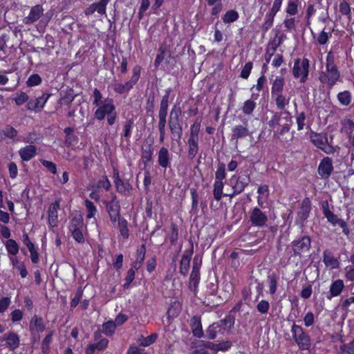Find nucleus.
<instances>
[{
	"mask_svg": "<svg viewBox=\"0 0 354 354\" xmlns=\"http://www.w3.org/2000/svg\"><path fill=\"white\" fill-rule=\"evenodd\" d=\"M92 97L93 98V104L97 106L94 112L95 119L98 121H102L106 118L107 124L110 127L114 125L118 114L113 99L107 97L102 102V95L97 88L93 89Z\"/></svg>",
	"mask_w": 354,
	"mask_h": 354,
	"instance_id": "f257e3e1",
	"label": "nucleus"
},
{
	"mask_svg": "<svg viewBox=\"0 0 354 354\" xmlns=\"http://www.w3.org/2000/svg\"><path fill=\"white\" fill-rule=\"evenodd\" d=\"M318 78L328 91H330L338 82H342L341 72L335 62V54L332 51L327 53L325 70L319 73Z\"/></svg>",
	"mask_w": 354,
	"mask_h": 354,
	"instance_id": "f03ea898",
	"label": "nucleus"
},
{
	"mask_svg": "<svg viewBox=\"0 0 354 354\" xmlns=\"http://www.w3.org/2000/svg\"><path fill=\"white\" fill-rule=\"evenodd\" d=\"M311 238L308 235L298 236L290 243V257L301 260L302 258L308 257L311 248Z\"/></svg>",
	"mask_w": 354,
	"mask_h": 354,
	"instance_id": "7ed1b4c3",
	"label": "nucleus"
},
{
	"mask_svg": "<svg viewBox=\"0 0 354 354\" xmlns=\"http://www.w3.org/2000/svg\"><path fill=\"white\" fill-rule=\"evenodd\" d=\"M181 114L180 106L177 104H174L169 113L168 126L172 135V139L176 141L180 140L183 135V126L180 120Z\"/></svg>",
	"mask_w": 354,
	"mask_h": 354,
	"instance_id": "20e7f679",
	"label": "nucleus"
},
{
	"mask_svg": "<svg viewBox=\"0 0 354 354\" xmlns=\"http://www.w3.org/2000/svg\"><path fill=\"white\" fill-rule=\"evenodd\" d=\"M292 76L295 79H299L301 84L306 82L310 73V61L304 57L303 58H297L294 60V64L292 70Z\"/></svg>",
	"mask_w": 354,
	"mask_h": 354,
	"instance_id": "39448f33",
	"label": "nucleus"
},
{
	"mask_svg": "<svg viewBox=\"0 0 354 354\" xmlns=\"http://www.w3.org/2000/svg\"><path fill=\"white\" fill-rule=\"evenodd\" d=\"M102 203L105 207L111 224L115 225L117 220L122 217L120 214L121 206L118 196L115 193L111 192V200H103Z\"/></svg>",
	"mask_w": 354,
	"mask_h": 354,
	"instance_id": "423d86ee",
	"label": "nucleus"
},
{
	"mask_svg": "<svg viewBox=\"0 0 354 354\" xmlns=\"http://www.w3.org/2000/svg\"><path fill=\"white\" fill-rule=\"evenodd\" d=\"M112 178L117 193L123 196H129L131 195L133 186L129 179L122 178L120 170L117 167H113Z\"/></svg>",
	"mask_w": 354,
	"mask_h": 354,
	"instance_id": "0eeeda50",
	"label": "nucleus"
},
{
	"mask_svg": "<svg viewBox=\"0 0 354 354\" xmlns=\"http://www.w3.org/2000/svg\"><path fill=\"white\" fill-rule=\"evenodd\" d=\"M141 66L136 65L133 68L132 75L129 81L126 82L124 84L117 83L113 86V91L115 93L119 95L128 94L129 92L138 83L141 74Z\"/></svg>",
	"mask_w": 354,
	"mask_h": 354,
	"instance_id": "6e6552de",
	"label": "nucleus"
},
{
	"mask_svg": "<svg viewBox=\"0 0 354 354\" xmlns=\"http://www.w3.org/2000/svg\"><path fill=\"white\" fill-rule=\"evenodd\" d=\"M251 181L249 174L241 176H232L230 179V186L232 187V193L228 194L230 198H232L244 192Z\"/></svg>",
	"mask_w": 354,
	"mask_h": 354,
	"instance_id": "1a4fd4ad",
	"label": "nucleus"
},
{
	"mask_svg": "<svg viewBox=\"0 0 354 354\" xmlns=\"http://www.w3.org/2000/svg\"><path fill=\"white\" fill-rule=\"evenodd\" d=\"M310 140L315 147L326 154H333L335 153L333 146L328 144L327 134L311 131Z\"/></svg>",
	"mask_w": 354,
	"mask_h": 354,
	"instance_id": "9d476101",
	"label": "nucleus"
},
{
	"mask_svg": "<svg viewBox=\"0 0 354 354\" xmlns=\"http://www.w3.org/2000/svg\"><path fill=\"white\" fill-rule=\"evenodd\" d=\"M322 210L324 216L329 223L333 226L338 225L342 229V232L346 236L350 234V230L347 223L344 219L339 218L336 214L330 210L328 203L326 201L322 203Z\"/></svg>",
	"mask_w": 354,
	"mask_h": 354,
	"instance_id": "9b49d317",
	"label": "nucleus"
},
{
	"mask_svg": "<svg viewBox=\"0 0 354 354\" xmlns=\"http://www.w3.org/2000/svg\"><path fill=\"white\" fill-rule=\"evenodd\" d=\"M292 338L301 350H308L311 345L310 337L304 329L298 325L293 324L291 328Z\"/></svg>",
	"mask_w": 354,
	"mask_h": 354,
	"instance_id": "f8f14e48",
	"label": "nucleus"
},
{
	"mask_svg": "<svg viewBox=\"0 0 354 354\" xmlns=\"http://www.w3.org/2000/svg\"><path fill=\"white\" fill-rule=\"evenodd\" d=\"M268 216L259 207H254L250 211V222L254 227H263L266 225Z\"/></svg>",
	"mask_w": 354,
	"mask_h": 354,
	"instance_id": "ddd939ff",
	"label": "nucleus"
},
{
	"mask_svg": "<svg viewBox=\"0 0 354 354\" xmlns=\"http://www.w3.org/2000/svg\"><path fill=\"white\" fill-rule=\"evenodd\" d=\"M312 209V203L310 199L305 197L300 205L299 210L297 215V223L303 225L309 217Z\"/></svg>",
	"mask_w": 354,
	"mask_h": 354,
	"instance_id": "4468645a",
	"label": "nucleus"
},
{
	"mask_svg": "<svg viewBox=\"0 0 354 354\" xmlns=\"http://www.w3.org/2000/svg\"><path fill=\"white\" fill-rule=\"evenodd\" d=\"M51 95L43 93L41 96L30 100L26 104L27 109L35 113L41 111Z\"/></svg>",
	"mask_w": 354,
	"mask_h": 354,
	"instance_id": "2eb2a0df",
	"label": "nucleus"
},
{
	"mask_svg": "<svg viewBox=\"0 0 354 354\" xmlns=\"http://www.w3.org/2000/svg\"><path fill=\"white\" fill-rule=\"evenodd\" d=\"M334 170L333 160L328 156L324 157L319 165L317 171L321 178L328 179Z\"/></svg>",
	"mask_w": 354,
	"mask_h": 354,
	"instance_id": "dca6fc26",
	"label": "nucleus"
},
{
	"mask_svg": "<svg viewBox=\"0 0 354 354\" xmlns=\"http://www.w3.org/2000/svg\"><path fill=\"white\" fill-rule=\"evenodd\" d=\"M111 0H100L98 2L91 3L85 8L84 12L87 17L93 15L95 12L101 16L106 15V6Z\"/></svg>",
	"mask_w": 354,
	"mask_h": 354,
	"instance_id": "f3484780",
	"label": "nucleus"
},
{
	"mask_svg": "<svg viewBox=\"0 0 354 354\" xmlns=\"http://www.w3.org/2000/svg\"><path fill=\"white\" fill-rule=\"evenodd\" d=\"M157 162L161 169L166 171L168 168L171 167V154L167 148L165 147H160L157 152Z\"/></svg>",
	"mask_w": 354,
	"mask_h": 354,
	"instance_id": "a211bd4d",
	"label": "nucleus"
},
{
	"mask_svg": "<svg viewBox=\"0 0 354 354\" xmlns=\"http://www.w3.org/2000/svg\"><path fill=\"white\" fill-rule=\"evenodd\" d=\"M60 208V199L52 203L48 211V221L51 227H56L58 224V210Z\"/></svg>",
	"mask_w": 354,
	"mask_h": 354,
	"instance_id": "6ab92c4d",
	"label": "nucleus"
},
{
	"mask_svg": "<svg viewBox=\"0 0 354 354\" xmlns=\"http://www.w3.org/2000/svg\"><path fill=\"white\" fill-rule=\"evenodd\" d=\"M270 95L271 100L274 102L277 109L285 111L286 106L290 104V97L288 96L285 92Z\"/></svg>",
	"mask_w": 354,
	"mask_h": 354,
	"instance_id": "aec40b11",
	"label": "nucleus"
},
{
	"mask_svg": "<svg viewBox=\"0 0 354 354\" xmlns=\"http://www.w3.org/2000/svg\"><path fill=\"white\" fill-rule=\"evenodd\" d=\"M44 14V8L41 5L37 4L32 6L27 17L24 19L26 24H31L38 21Z\"/></svg>",
	"mask_w": 354,
	"mask_h": 354,
	"instance_id": "412c9836",
	"label": "nucleus"
},
{
	"mask_svg": "<svg viewBox=\"0 0 354 354\" xmlns=\"http://www.w3.org/2000/svg\"><path fill=\"white\" fill-rule=\"evenodd\" d=\"M323 262L325 266L330 270L337 269L340 265L339 260L329 250H325L323 252Z\"/></svg>",
	"mask_w": 354,
	"mask_h": 354,
	"instance_id": "4be33fe9",
	"label": "nucleus"
},
{
	"mask_svg": "<svg viewBox=\"0 0 354 354\" xmlns=\"http://www.w3.org/2000/svg\"><path fill=\"white\" fill-rule=\"evenodd\" d=\"M251 135V132L246 126L238 124L234 126L232 129V140H236V145L239 140L245 138Z\"/></svg>",
	"mask_w": 354,
	"mask_h": 354,
	"instance_id": "5701e85b",
	"label": "nucleus"
},
{
	"mask_svg": "<svg viewBox=\"0 0 354 354\" xmlns=\"http://www.w3.org/2000/svg\"><path fill=\"white\" fill-rule=\"evenodd\" d=\"M270 84V94L285 92L286 80L283 75L276 76L274 79L271 78Z\"/></svg>",
	"mask_w": 354,
	"mask_h": 354,
	"instance_id": "b1692460",
	"label": "nucleus"
},
{
	"mask_svg": "<svg viewBox=\"0 0 354 354\" xmlns=\"http://www.w3.org/2000/svg\"><path fill=\"white\" fill-rule=\"evenodd\" d=\"M199 137L189 136L187 140V156L189 160H193L199 150Z\"/></svg>",
	"mask_w": 354,
	"mask_h": 354,
	"instance_id": "393cba45",
	"label": "nucleus"
},
{
	"mask_svg": "<svg viewBox=\"0 0 354 354\" xmlns=\"http://www.w3.org/2000/svg\"><path fill=\"white\" fill-rule=\"evenodd\" d=\"M19 154L23 161L28 162L37 154V147L35 145H26L19 150Z\"/></svg>",
	"mask_w": 354,
	"mask_h": 354,
	"instance_id": "a878e982",
	"label": "nucleus"
},
{
	"mask_svg": "<svg viewBox=\"0 0 354 354\" xmlns=\"http://www.w3.org/2000/svg\"><path fill=\"white\" fill-rule=\"evenodd\" d=\"M6 342V346L10 351H15L19 345V337L14 332H9L4 334L1 341Z\"/></svg>",
	"mask_w": 354,
	"mask_h": 354,
	"instance_id": "bb28decb",
	"label": "nucleus"
},
{
	"mask_svg": "<svg viewBox=\"0 0 354 354\" xmlns=\"http://www.w3.org/2000/svg\"><path fill=\"white\" fill-rule=\"evenodd\" d=\"M134 126L135 123L133 119H127L122 126V132L120 133V139L129 142L131 137Z\"/></svg>",
	"mask_w": 354,
	"mask_h": 354,
	"instance_id": "cd10ccee",
	"label": "nucleus"
},
{
	"mask_svg": "<svg viewBox=\"0 0 354 354\" xmlns=\"http://www.w3.org/2000/svg\"><path fill=\"white\" fill-rule=\"evenodd\" d=\"M259 97V94L252 93L251 95V98L245 100L243 102L242 106V111L246 115H250L252 114L253 111L257 107V103L255 100Z\"/></svg>",
	"mask_w": 354,
	"mask_h": 354,
	"instance_id": "c85d7f7f",
	"label": "nucleus"
},
{
	"mask_svg": "<svg viewBox=\"0 0 354 354\" xmlns=\"http://www.w3.org/2000/svg\"><path fill=\"white\" fill-rule=\"evenodd\" d=\"M200 267L201 263H198L195 257L193 261L192 270L189 278V283L190 285H193L194 288H196L200 281Z\"/></svg>",
	"mask_w": 354,
	"mask_h": 354,
	"instance_id": "c756f323",
	"label": "nucleus"
},
{
	"mask_svg": "<svg viewBox=\"0 0 354 354\" xmlns=\"http://www.w3.org/2000/svg\"><path fill=\"white\" fill-rule=\"evenodd\" d=\"M225 329L218 322L213 323L206 330V336L209 339H214L218 335H225Z\"/></svg>",
	"mask_w": 354,
	"mask_h": 354,
	"instance_id": "7c9ffc66",
	"label": "nucleus"
},
{
	"mask_svg": "<svg viewBox=\"0 0 354 354\" xmlns=\"http://www.w3.org/2000/svg\"><path fill=\"white\" fill-rule=\"evenodd\" d=\"M153 142L152 141L147 147H141V160H142L145 166L149 165L152 160L153 154Z\"/></svg>",
	"mask_w": 354,
	"mask_h": 354,
	"instance_id": "2f4dec72",
	"label": "nucleus"
},
{
	"mask_svg": "<svg viewBox=\"0 0 354 354\" xmlns=\"http://www.w3.org/2000/svg\"><path fill=\"white\" fill-rule=\"evenodd\" d=\"M84 227V218L81 212H77L73 215L69 221L68 230H73L82 229Z\"/></svg>",
	"mask_w": 354,
	"mask_h": 354,
	"instance_id": "473e14b6",
	"label": "nucleus"
},
{
	"mask_svg": "<svg viewBox=\"0 0 354 354\" xmlns=\"http://www.w3.org/2000/svg\"><path fill=\"white\" fill-rule=\"evenodd\" d=\"M224 187V183L223 180H215L213 184V195L214 198L216 201H219L221 200L222 197L224 196H227L228 194H223V190Z\"/></svg>",
	"mask_w": 354,
	"mask_h": 354,
	"instance_id": "72a5a7b5",
	"label": "nucleus"
},
{
	"mask_svg": "<svg viewBox=\"0 0 354 354\" xmlns=\"http://www.w3.org/2000/svg\"><path fill=\"white\" fill-rule=\"evenodd\" d=\"M117 225L120 232V234L124 239H128L129 237V230L128 227V222L123 216L117 220Z\"/></svg>",
	"mask_w": 354,
	"mask_h": 354,
	"instance_id": "f704fd0d",
	"label": "nucleus"
},
{
	"mask_svg": "<svg viewBox=\"0 0 354 354\" xmlns=\"http://www.w3.org/2000/svg\"><path fill=\"white\" fill-rule=\"evenodd\" d=\"M61 97L59 98L58 103L61 105H66L68 107L71 106L72 102L75 98V95L73 93V89L66 91L64 93H61Z\"/></svg>",
	"mask_w": 354,
	"mask_h": 354,
	"instance_id": "c9c22d12",
	"label": "nucleus"
},
{
	"mask_svg": "<svg viewBox=\"0 0 354 354\" xmlns=\"http://www.w3.org/2000/svg\"><path fill=\"white\" fill-rule=\"evenodd\" d=\"M191 327L192 329L193 335L197 337L203 336V331L200 319L198 317L194 316L190 320Z\"/></svg>",
	"mask_w": 354,
	"mask_h": 354,
	"instance_id": "e433bc0d",
	"label": "nucleus"
},
{
	"mask_svg": "<svg viewBox=\"0 0 354 354\" xmlns=\"http://www.w3.org/2000/svg\"><path fill=\"white\" fill-rule=\"evenodd\" d=\"M84 205L86 210V219L90 220L93 218L94 222H96L97 219L95 216L97 213V207L88 199L84 201Z\"/></svg>",
	"mask_w": 354,
	"mask_h": 354,
	"instance_id": "4c0bfd02",
	"label": "nucleus"
},
{
	"mask_svg": "<svg viewBox=\"0 0 354 354\" xmlns=\"http://www.w3.org/2000/svg\"><path fill=\"white\" fill-rule=\"evenodd\" d=\"M352 97V93L348 90L341 91L337 95L339 104L345 106H349L351 104Z\"/></svg>",
	"mask_w": 354,
	"mask_h": 354,
	"instance_id": "58836bf2",
	"label": "nucleus"
},
{
	"mask_svg": "<svg viewBox=\"0 0 354 354\" xmlns=\"http://www.w3.org/2000/svg\"><path fill=\"white\" fill-rule=\"evenodd\" d=\"M97 190H104L108 192L111 188V183L106 175H103L100 179H99L95 185L93 186Z\"/></svg>",
	"mask_w": 354,
	"mask_h": 354,
	"instance_id": "ea45409f",
	"label": "nucleus"
},
{
	"mask_svg": "<svg viewBox=\"0 0 354 354\" xmlns=\"http://www.w3.org/2000/svg\"><path fill=\"white\" fill-rule=\"evenodd\" d=\"M235 322V318L232 315H228L225 319H221L217 322L219 325L225 329V333H229L232 328H233Z\"/></svg>",
	"mask_w": 354,
	"mask_h": 354,
	"instance_id": "a19ab883",
	"label": "nucleus"
},
{
	"mask_svg": "<svg viewBox=\"0 0 354 354\" xmlns=\"http://www.w3.org/2000/svg\"><path fill=\"white\" fill-rule=\"evenodd\" d=\"M6 251L9 255L15 256L18 254L19 247L17 241L12 239H8L5 243Z\"/></svg>",
	"mask_w": 354,
	"mask_h": 354,
	"instance_id": "79ce46f5",
	"label": "nucleus"
},
{
	"mask_svg": "<svg viewBox=\"0 0 354 354\" xmlns=\"http://www.w3.org/2000/svg\"><path fill=\"white\" fill-rule=\"evenodd\" d=\"M299 0H289L285 12L287 15L295 16L299 12Z\"/></svg>",
	"mask_w": 354,
	"mask_h": 354,
	"instance_id": "37998d69",
	"label": "nucleus"
},
{
	"mask_svg": "<svg viewBox=\"0 0 354 354\" xmlns=\"http://www.w3.org/2000/svg\"><path fill=\"white\" fill-rule=\"evenodd\" d=\"M284 119L286 120V123L274 131V134L277 135L279 137L289 132L292 125V120L290 116L285 117Z\"/></svg>",
	"mask_w": 354,
	"mask_h": 354,
	"instance_id": "c03bdc74",
	"label": "nucleus"
},
{
	"mask_svg": "<svg viewBox=\"0 0 354 354\" xmlns=\"http://www.w3.org/2000/svg\"><path fill=\"white\" fill-rule=\"evenodd\" d=\"M239 17V12L236 10H230L223 15L222 19L225 24H230L237 21Z\"/></svg>",
	"mask_w": 354,
	"mask_h": 354,
	"instance_id": "a18cd8bd",
	"label": "nucleus"
},
{
	"mask_svg": "<svg viewBox=\"0 0 354 354\" xmlns=\"http://www.w3.org/2000/svg\"><path fill=\"white\" fill-rule=\"evenodd\" d=\"M227 176L226 166L223 162L219 161L215 171V180H223Z\"/></svg>",
	"mask_w": 354,
	"mask_h": 354,
	"instance_id": "49530a36",
	"label": "nucleus"
},
{
	"mask_svg": "<svg viewBox=\"0 0 354 354\" xmlns=\"http://www.w3.org/2000/svg\"><path fill=\"white\" fill-rule=\"evenodd\" d=\"M201 122H202V118L201 117H197L194 123L190 126V133L189 136L192 137H198V134L201 130Z\"/></svg>",
	"mask_w": 354,
	"mask_h": 354,
	"instance_id": "de8ad7c7",
	"label": "nucleus"
},
{
	"mask_svg": "<svg viewBox=\"0 0 354 354\" xmlns=\"http://www.w3.org/2000/svg\"><path fill=\"white\" fill-rule=\"evenodd\" d=\"M339 12L346 17L348 19H351V10L350 4L346 1L343 0L339 3Z\"/></svg>",
	"mask_w": 354,
	"mask_h": 354,
	"instance_id": "09e8293b",
	"label": "nucleus"
},
{
	"mask_svg": "<svg viewBox=\"0 0 354 354\" xmlns=\"http://www.w3.org/2000/svg\"><path fill=\"white\" fill-rule=\"evenodd\" d=\"M146 256V246L145 244L140 245L136 251V259L135 261L144 263Z\"/></svg>",
	"mask_w": 354,
	"mask_h": 354,
	"instance_id": "8fccbe9b",
	"label": "nucleus"
},
{
	"mask_svg": "<svg viewBox=\"0 0 354 354\" xmlns=\"http://www.w3.org/2000/svg\"><path fill=\"white\" fill-rule=\"evenodd\" d=\"M180 310V302L175 301L171 304L170 307L167 310V317L168 318H171L177 316L178 313Z\"/></svg>",
	"mask_w": 354,
	"mask_h": 354,
	"instance_id": "3c124183",
	"label": "nucleus"
},
{
	"mask_svg": "<svg viewBox=\"0 0 354 354\" xmlns=\"http://www.w3.org/2000/svg\"><path fill=\"white\" fill-rule=\"evenodd\" d=\"M158 337V335L156 333H152L149 336L145 337L142 336L139 339V343L142 346H148L153 343H154Z\"/></svg>",
	"mask_w": 354,
	"mask_h": 354,
	"instance_id": "603ef678",
	"label": "nucleus"
},
{
	"mask_svg": "<svg viewBox=\"0 0 354 354\" xmlns=\"http://www.w3.org/2000/svg\"><path fill=\"white\" fill-rule=\"evenodd\" d=\"M12 265L17 269L21 278L27 277L28 271L24 262H19L17 259L12 261Z\"/></svg>",
	"mask_w": 354,
	"mask_h": 354,
	"instance_id": "864d4df0",
	"label": "nucleus"
},
{
	"mask_svg": "<svg viewBox=\"0 0 354 354\" xmlns=\"http://www.w3.org/2000/svg\"><path fill=\"white\" fill-rule=\"evenodd\" d=\"M297 19L295 16H290V17H286L283 20V26L286 28V30L292 31L296 28Z\"/></svg>",
	"mask_w": 354,
	"mask_h": 354,
	"instance_id": "5fc2aeb1",
	"label": "nucleus"
},
{
	"mask_svg": "<svg viewBox=\"0 0 354 354\" xmlns=\"http://www.w3.org/2000/svg\"><path fill=\"white\" fill-rule=\"evenodd\" d=\"M178 239V228L176 223L171 224V234L169 236L170 243L176 245Z\"/></svg>",
	"mask_w": 354,
	"mask_h": 354,
	"instance_id": "6e6d98bb",
	"label": "nucleus"
},
{
	"mask_svg": "<svg viewBox=\"0 0 354 354\" xmlns=\"http://www.w3.org/2000/svg\"><path fill=\"white\" fill-rule=\"evenodd\" d=\"M123 261H124L123 254L122 253L117 254L115 256V259L113 260V263H112L113 268L115 271L119 272L123 266Z\"/></svg>",
	"mask_w": 354,
	"mask_h": 354,
	"instance_id": "4d7b16f0",
	"label": "nucleus"
},
{
	"mask_svg": "<svg viewBox=\"0 0 354 354\" xmlns=\"http://www.w3.org/2000/svg\"><path fill=\"white\" fill-rule=\"evenodd\" d=\"M135 277L136 272L129 268V269L127 271L124 278V283L123 285V288H129L135 279Z\"/></svg>",
	"mask_w": 354,
	"mask_h": 354,
	"instance_id": "13d9d810",
	"label": "nucleus"
},
{
	"mask_svg": "<svg viewBox=\"0 0 354 354\" xmlns=\"http://www.w3.org/2000/svg\"><path fill=\"white\" fill-rule=\"evenodd\" d=\"M295 119H296V123H297V131L303 130L305 127V124H306L305 120L306 119L305 112H304V111L299 112V113L297 112Z\"/></svg>",
	"mask_w": 354,
	"mask_h": 354,
	"instance_id": "bf43d9fd",
	"label": "nucleus"
},
{
	"mask_svg": "<svg viewBox=\"0 0 354 354\" xmlns=\"http://www.w3.org/2000/svg\"><path fill=\"white\" fill-rule=\"evenodd\" d=\"M42 82V79L39 74L34 73L30 75L26 82V84L29 87L39 85Z\"/></svg>",
	"mask_w": 354,
	"mask_h": 354,
	"instance_id": "052dcab7",
	"label": "nucleus"
},
{
	"mask_svg": "<svg viewBox=\"0 0 354 354\" xmlns=\"http://www.w3.org/2000/svg\"><path fill=\"white\" fill-rule=\"evenodd\" d=\"M252 67L253 64L252 62H246L241 69L240 77L243 79L247 80L251 73Z\"/></svg>",
	"mask_w": 354,
	"mask_h": 354,
	"instance_id": "680f3d73",
	"label": "nucleus"
},
{
	"mask_svg": "<svg viewBox=\"0 0 354 354\" xmlns=\"http://www.w3.org/2000/svg\"><path fill=\"white\" fill-rule=\"evenodd\" d=\"M330 37H331V34L328 33V32H326L324 30V29L318 35V36L317 37V42L319 45L324 46V45L326 44L328 42L329 39H330Z\"/></svg>",
	"mask_w": 354,
	"mask_h": 354,
	"instance_id": "e2e57ef3",
	"label": "nucleus"
},
{
	"mask_svg": "<svg viewBox=\"0 0 354 354\" xmlns=\"http://www.w3.org/2000/svg\"><path fill=\"white\" fill-rule=\"evenodd\" d=\"M40 162L44 167H45L48 169V171L50 173H51L53 175L57 174V169L55 163H54L52 161L46 160L44 159H41Z\"/></svg>",
	"mask_w": 354,
	"mask_h": 354,
	"instance_id": "0e129e2a",
	"label": "nucleus"
},
{
	"mask_svg": "<svg viewBox=\"0 0 354 354\" xmlns=\"http://www.w3.org/2000/svg\"><path fill=\"white\" fill-rule=\"evenodd\" d=\"M281 113L274 112L270 120L268 122V124L270 128L274 129V128L279 125V121L281 120Z\"/></svg>",
	"mask_w": 354,
	"mask_h": 354,
	"instance_id": "69168bd1",
	"label": "nucleus"
},
{
	"mask_svg": "<svg viewBox=\"0 0 354 354\" xmlns=\"http://www.w3.org/2000/svg\"><path fill=\"white\" fill-rule=\"evenodd\" d=\"M346 123L348 125V130L346 131L348 138L351 145L354 147V133L353 134L354 131V122L352 120L348 119L347 120Z\"/></svg>",
	"mask_w": 354,
	"mask_h": 354,
	"instance_id": "338daca9",
	"label": "nucleus"
},
{
	"mask_svg": "<svg viewBox=\"0 0 354 354\" xmlns=\"http://www.w3.org/2000/svg\"><path fill=\"white\" fill-rule=\"evenodd\" d=\"M13 100L15 102V104L17 106H21L24 104L25 102H28V95L23 91L17 93L16 97H14Z\"/></svg>",
	"mask_w": 354,
	"mask_h": 354,
	"instance_id": "774afa93",
	"label": "nucleus"
}]
</instances>
